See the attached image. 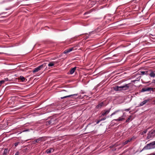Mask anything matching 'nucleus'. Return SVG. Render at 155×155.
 Segmentation results:
<instances>
[{
	"instance_id": "nucleus-1",
	"label": "nucleus",
	"mask_w": 155,
	"mask_h": 155,
	"mask_svg": "<svg viewBox=\"0 0 155 155\" xmlns=\"http://www.w3.org/2000/svg\"><path fill=\"white\" fill-rule=\"evenodd\" d=\"M114 114H116L117 116L119 117L118 118L114 120L116 121H120L125 119L123 117L124 114V113L120 110H118L115 111L111 114L110 116H112Z\"/></svg>"
},
{
	"instance_id": "nucleus-2",
	"label": "nucleus",
	"mask_w": 155,
	"mask_h": 155,
	"mask_svg": "<svg viewBox=\"0 0 155 155\" xmlns=\"http://www.w3.org/2000/svg\"><path fill=\"white\" fill-rule=\"evenodd\" d=\"M155 148V141H153L147 144L142 149V151L144 150H150Z\"/></svg>"
},
{
	"instance_id": "nucleus-3",
	"label": "nucleus",
	"mask_w": 155,
	"mask_h": 155,
	"mask_svg": "<svg viewBox=\"0 0 155 155\" xmlns=\"http://www.w3.org/2000/svg\"><path fill=\"white\" fill-rule=\"evenodd\" d=\"M47 63H43L41 65L38 66V67L35 68L34 70L32 71L33 73H35L36 72H37L41 70V69L45 68L46 66Z\"/></svg>"
},
{
	"instance_id": "nucleus-4",
	"label": "nucleus",
	"mask_w": 155,
	"mask_h": 155,
	"mask_svg": "<svg viewBox=\"0 0 155 155\" xmlns=\"http://www.w3.org/2000/svg\"><path fill=\"white\" fill-rule=\"evenodd\" d=\"M151 91L153 92L155 91V88L149 87L143 88L141 90V92L150 91V92Z\"/></svg>"
},
{
	"instance_id": "nucleus-5",
	"label": "nucleus",
	"mask_w": 155,
	"mask_h": 155,
	"mask_svg": "<svg viewBox=\"0 0 155 155\" xmlns=\"http://www.w3.org/2000/svg\"><path fill=\"white\" fill-rule=\"evenodd\" d=\"M78 95V94H73L70 95H69L63 97H61V99H63L64 98H66L68 97H71L72 98H73L76 99L78 98V97H76V96H77Z\"/></svg>"
},
{
	"instance_id": "nucleus-6",
	"label": "nucleus",
	"mask_w": 155,
	"mask_h": 155,
	"mask_svg": "<svg viewBox=\"0 0 155 155\" xmlns=\"http://www.w3.org/2000/svg\"><path fill=\"white\" fill-rule=\"evenodd\" d=\"M111 108H110L108 110H105L102 112V114L101 117L104 116L105 115H107L110 112Z\"/></svg>"
},
{
	"instance_id": "nucleus-7",
	"label": "nucleus",
	"mask_w": 155,
	"mask_h": 155,
	"mask_svg": "<svg viewBox=\"0 0 155 155\" xmlns=\"http://www.w3.org/2000/svg\"><path fill=\"white\" fill-rule=\"evenodd\" d=\"M154 134H153L152 132L150 131L147 134V139H150L154 137Z\"/></svg>"
},
{
	"instance_id": "nucleus-8",
	"label": "nucleus",
	"mask_w": 155,
	"mask_h": 155,
	"mask_svg": "<svg viewBox=\"0 0 155 155\" xmlns=\"http://www.w3.org/2000/svg\"><path fill=\"white\" fill-rule=\"evenodd\" d=\"M130 83H129L127 84H126L125 85L122 86V88L123 90H128L130 87Z\"/></svg>"
},
{
	"instance_id": "nucleus-9",
	"label": "nucleus",
	"mask_w": 155,
	"mask_h": 155,
	"mask_svg": "<svg viewBox=\"0 0 155 155\" xmlns=\"http://www.w3.org/2000/svg\"><path fill=\"white\" fill-rule=\"evenodd\" d=\"M150 76L151 77L154 78L155 77V73L154 71H152L151 70H149V74Z\"/></svg>"
},
{
	"instance_id": "nucleus-10",
	"label": "nucleus",
	"mask_w": 155,
	"mask_h": 155,
	"mask_svg": "<svg viewBox=\"0 0 155 155\" xmlns=\"http://www.w3.org/2000/svg\"><path fill=\"white\" fill-rule=\"evenodd\" d=\"M114 90L115 91H121L123 90L122 86H117L114 88Z\"/></svg>"
},
{
	"instance_id": "nucleus-11",
	"label": "nucleus",
	"mask_w": 155,
	"mask_h": 155,
	"mask_svg": "<svg viewBox=\"0 0 155 155\" xmlns=\"http://www.w3.org/2000/svg\"><path fill=\"white\" fill-rule=\"evenodd\" d=\"M76 68L77 67H75L74 68L71 69L69 71V74H73L76 70Z\"/></svg>"
},
{
	"instance_id": "nucleus-12",
	"label": "nucleus",
	"mask_w": 155,
	"mask_h": 155,
	"mask_svg": "<svg viewBox=\"0 0 155 155\" xmlns=\"http://www.w3.org/2000/svg\"><path fill=\"white\" fill-rule=\"evenodd\" d=\"M73 49V48H70L69 49H67L64 51L63 53L64 54H67L70 52L72 51Z\"/></svg>"
},
{
	"instance_id": "nucleus-13",
	"label": "nucleus",
	"mask_w": 155,
	"mask_h": 155,
	"mask_svg": "<svg viewBox=\"0 0 155 155\" xmlns=\"http://www.w3.org/2000/svg\"><path fill=\"white\" fill-rule=\"evenodd\" d=\"M104 105V103L103 102H101V103L98 104L96 107V108L99 109L101 108L102 106Z\"/></svg>"
},
{
	"instance_id": "nucleus-14",
	"label": "nucleus",
	"mask_w": 155,
	"mask_h": 155,
	"mask_svg": "<svg viewBox=\"0 0 155 155\" xmlns=\"http://www.w3.org/2000/svg\"><path fill=\"white\" fill-rule=\"evenodd\" d=\"M149 101V100H144L143 101L141 102L140 105L139 106H142L146 104L148 101Z\"/></svg>"
},
{
	"instance_id": "nucleus-15",
	"label": "nucleus",
	"mask_w": 155,
	"mask_h": 155,
	"mask_svg": "<svg viewBox=\"0 0 155 155\" xmlns=\"http://www.w3.org/2000/svg\"><path fill=\"white\" fill-rule=\"evenodd\" d=\"M141 74L142 75L146 74L147 75L149 74V70L146 71H141L140 72Z\"/></svg>"
},
{
	"instance_id": "nucleus-16",
	"label": "nucleus",
	"mask_w": 155,
	"mask_h": 155,
	"mask_svg": "<svg viewBox=\"0 0 155 155\" xmlns=\"http://www.w3.org/2000/svg\"><path fill=\"white\" fill-rule=\"evenodd\" d=\"M45 137H39V138L38 140L39 141H39H45Z\"/></svg>"
},
{
	"instance_id": "nucleus-17",
	"label": "nucleus",
	"mask_w": 155,
	"mask_h": 155,
	"mask_svg": "<svg viewBox=\"0 0 155 155\" xmlns=\"http://www.w3.org/2000/svg\"><path fill=\"white\" fill-rule=\"evenodd\" d=\"M52 150H53V151H54V150L52 148L48 149L46 150L45 152L47 153H50L51 152Z\"/></svg>"
},
{
	"instance_id": "nucleus-18",
	"label": "nucleus",
	"mask_w": 155,
	"mask_h": 155,
	"mask_svg": "<svg viewBox=\"0 0 155 155\" xmlns=\"http://www.w3.org/2000/svg\"><path fill=\"white\" fill-rule=\"evenodd\" d=\"M132 139V138H131L128 139L127 140L125 141L124 143V145H125L127 143H128L129 142H130Z\"/></svg>"
},
{
	"instance_id": "nucleus-19",
	"label": "nucleus",
	"mask_w": 155,
	"mask_h": 155,
	"mask_svg": "<svg viewBox=\"0 0 155 155\" xmlns=\"http://www.w3.org/2000/svg\"><path fill=\"white\" fill-rule=\"evenodd\" d=\"M9 152V150L8 149L6 148L5 149L3 153V155H6Z\"/></svg>"
},
{
	"instance_id": "nucleus-20",
	"label": "nucleus",
	"mask_w": 155,
	"mask_h": 155,
	"mask_svg": "<svg viewBox=\"0 0 155 155\" xmlns=\"http://www.w3.org/2000/svg\"><path fill=\"white\" fill-rule=\"evenodd\" d=\"M47 124H53V119H51L49 120H48L47 122Z\"/></svg>"
},
{
	"instance_id": "nucleus-21",
	"label": "nucleus",
	"mask_w": 155,
	"mask_h": 155,
	"mask_svg": "<svg viewBox=\"0 0 155 155\" xmlns=\"http://www.w3.org/2000/svg\"><path fill=\"white\" fill-rule=\"evenodd\" d=\"M19 78V79H20L22 82L24 81L25 80V78L22 76H20Z\"/></svg>"
},
{
	"instance_id": "nucleus-22",
	"label": "nucleus",
	"mask_w": 155,
	"mask_h": 155,
	"mask_svg": "<svg viewBox=\"0 0 155 155\" xmlns=\"http://www.w3.org/2000/svg\"><path fill=\"white\" fill-rule=\"evenodd\" d=\"M131 119V120H132V116L131 115H130L129 116V117L127 119V120H126V122L127 123L129 121V120H130Z\"/></svg>"
},
{
	"instance_id": "nucleus-23",
	"label": "nucleus",
	"mask_w": 155,
	"mask_h": 155,
	"mask_svg": "<svg viewBox=\"0 0 155 155\" xmlns=\"http://www.w3.org/2000/svg\"><path fill=\"white\" fill-rule=\"evenodd\" d=\"M54 62H50L48 64V66L49 67H52L54 65Z\"/></svg>"
},
{
	"instance_id": "nucleus-24",
	"label": "nucleus",
	"mask_w": 155,
	"mask_h": 155,
	"mask_svg": "<svg viewBox=\"0 0 155 155\" xmlns=\"http://www.w3.org/2000/svg\"><path fill=\"white\" fill-rule=\"evenodd\" d=\"M39 143V142L37 139L35 140L34 141H33L32 142V144H35L36 143Z\"/></svg>"
},
{
	"instance_id": "nucleus-25",
	"label": "nucleus",
	"mask_w": 155,
	"mask_h": 155,
	"mask_svg": "<svg viewBox=\"0 0 155 155\" xmlns=\"http://www.w3.org/2000/svg\"><path fill=\"white\" fill-rule=\"evenodd\" d=\"M4 82L5 81L4 80L0 81V87L1 86L2 84L4 83Z\"/></svg>"
},
{
	"instance_id": "nucleus-26",
	"label": "nucleus",
	"mask_w": 155,
	"mask_h": 155,
	"mask_svg": "<svg viewBox=\"0 0 155 155\" xmlns=\"http://www.w3.org/2000/svg\"><path fill=\"white\" fill-rule=\"evenodd\" d=\"M147 129H146V130H144L142 132V133L141 134L143 135L144 134H146L147 133Z\"/></svg>"
},
{
	"instance_id": "nucleus-27",
	"label": "nucleus",
	"mask_w": 155,
	"mask_h": 155,
	"mask_svg": "<svg viewBox=\"0 0 155 155\" xmlns=\"http://www.w3.org/2000/svg\"><path fill=\"white\" fill-rule=\"evenodd\" d=\"M106 118H107V117H104L101 118V119L100 120H101V121H103V120H105L106 119Z\"/></svg>"
},
{
	"instance_id": "nucleus-28",
	"label": "nucleus",
	"mask_w": 155,
	"mask_h": 155,
	"mask_svg": "<svg viewBox=\"0 0 155 155\" xmlns=\"http://www.w3.org/2000/svg\"><path fill=\"white\" fill-rule=\"evenodd\" d=\"M19 143V142H16L15 143V144H14V145H15V146H17L18 144Z\"/></svg>"
},
{
	"instance_id": "nucleus-29",
	"label": "nucleus",
	"mask_w": 155,
	"mask_h": 155,
	"mask_svg": "<svg viewBox=\"0 0 155 155\" xmlns=\"http://www.w3.org/2000/svg\"><path fill=\"white\" fill-rule=\"evenodd\" d=\"M130 108H129L127 109H125L124 110L126 111H128L130 110Z\"/></svg>"
},
{
	"instance_id": "nucleus-30",
	"label": "nucleus",
	"mask_w": 155,
	"mask_h": 155,
	"mask_svg": "<svg viewBox=\"0 0 155 155\" xmlns=\"http://www.w3.org/2000/svg\"><path fill=\"white\" fill-rule=\"evenodd\" d=\"M100 121H101V120H100H100H98V121L97 122V123H97V124H98L99 123V122H100Z\"/></svg>"
},
{
	"instance_id": "nucleus-31",
	"label": "nucleus",
	"mask_w": 155,
	"mask_h": 155,
	"mask_svg": "<svg viewBox=\"0 0 155 155\" xmlns=\"http://www.w3.org/2000/svg\"><path fill=\"white\" fill-rule=\"evenodd\" d=\"M4 81H8V78H5Z\"/></svg>"
},
{
	"instance_id": "nucleus-32",
	"label": "nucleus",
	"mask_w": 155,
	"mask_h": 155,
	"mask_svg": "<svg viewBox=\"0 0 155 155\" xmlns=\"http://www.w3.org/2000/svg\"><path fill=\"white\" fill-rule=\"evenodd\" d=\"M151 132H152V133L153 134H154V133H155V130H153V131H151Z\"/></svg>"
},
{
	"instance_id": "nucleus-33",
	"label": "nucleus",
	"mask_w": 155,
	"mask_h": 155,
	"mask_svg": "<svg viewBox=\"0 0 155 155\" xmlns=\"http://www.w3.org/2000/svg\"><path fill=\"white\" fill-rule=\"evenodd\" d=\"M152 83H154V84H155V80L153 79V80Z\"/></svg>"
},
{
	"instance_id": "nucleus-34",
	"label": "nucleus",
	"mask_w": 155,
	"mask_h": 155,
	"mask_svg": "<svg viewBox=\"0 0 155 155\" xmlns=\"http://www.w3.org/2000/svg\"><path fill=\"white\" fill-rule=\"evenodd\" d=\"M19 155V152H17L15 153V155Z\"/></svg>"
},
{
	"instance_id": "nucleus-35",
	"label": "nucleus",
	"mask_w": 155,
	"mask_h": 155,
	"mask_svg": "<svg viewBox=\"0 0 155 155\" xmlns=\"http://www.w3.org/2000/svg\"><path fill=\"white\" fill-rule=\"evenodd\" d=\"M150 155H155V153H152L150 154Z\"/></svg>"
},
{
	"instance_id": "nucleus-36",
	"label": "nucleus",
	"mask_w": 155,
	"mask_h": 155,
	"mask_svg": "<svg viewBox=\"0 0 155 155\" xmlns=\"http://www.w3.org/2000/svg\"><path fill=\"white\" fill-rule=\"evenodd\" d=\"M88 13V12H86L84 14V15H85L86 14H87Z\"/></svg>"
},
{
	"instance_id": "nucleus-37",
	"label": "nucleus",
	"mask_w": 155,
	"mask_h": 155,
	"mask_svg": "<svg viewBox=\"0 0 155 155\" xmlns=\"http://www.w3.org/2000/svg\"><path fill=\"white\" fill-rule=\"evenodd\" d=\"M4 52H0V54H4Z\"/></svg>"
},
{
	"instance_id": "nucleus-38",
	"label": "nucleus",
	"mask_w": 155,
	"mask_h": 155,
	"mask_svg": "<svg viewBox=\"0 0 155 155\" xmlns=\"http://www.w3.org/2000/svg\"><path fill=\"white\" fill-rule=\"evenodd\" d=\"M89 125H88L87 126V128L88 127H89Z\"/></svg>"
}]
</instances>
